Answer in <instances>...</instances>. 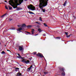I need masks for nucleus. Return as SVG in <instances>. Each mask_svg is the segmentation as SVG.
<instances>
[{
  "label": "nucleus",
  "mask_w": 76,
  "mask_h": 76,
  "mask_svg": "<svg viewBox=\"0 0 76 76\" xmlns=\"http://www.w3.org/2000/svg\"><path fill=\"white\" fill-rule=\"evenodd\" d=\"M12 1H15L16 3H18V0H12ZM11 0H10V4H11Z\"/></svg>",
  "instance_id": "6"
},
{
  "label": "nucleus",
  "mask_w": 76,
  "mask_h": 76,
  "mask_svg": "<svg viewBox=\"0 0 76 76\" xmlns=\"http://www.w3.org/2000/svg\"><path fill=\"white\" fill-rule=\"evenodd\" d=\"M5 9H7V10H8V7H7V6H5Z\"/></svg>",
  "instance_id": "25"
},
{
  "label": "nucleus",
  "mask_w": 76,
  "mask_h": 76,
  "mask_svg": "<svg viewBox=\"0 0 76 76\" xmlns=\"http://www.w3.org/2000/svg\"><path fill=\"white\" fill-rule=\"evenodd\" d=\"M44 74H45V75H46V74H47L48 73V72H44Z\"/></svg>",
  "instance_id": "30"
},
{
  "label": "nucleus",
  "mask_w": 76,
  "mask_h": 76,
  "mask_svg": "<svg viewBox=\"0 0 76 76\" xmlns=\"http://www.w3.org/2000/svg\"><path fill=\"white\" fill-rule=\"evenodd\" d=\"M43 36H44V37H45V36H46V34H43L42 35Z\"/></svg>",
  "instance_id": "32"
},
{
  "label": "nucleus",
  "mask_w": 76,
  "mask_h": 76,
  "mask_svg": "<svg viewBox=\"0 0 76 76\" xmlns=\"http://www.w3.org/2000/svg\"><path fill=\"white\" fill-rule=\"evenodd\" d=\"M15 69H17L18 70H19V68H16Z\"/></svg>",
  "instance_id": "37"
},
{
  "label": "nucleus",
  "mask_w": 76,
  "mask_h": 76,
  "mask_svg": "<svg viewBox=\"0 0 76 76\" xmlns=\"http://www.w3.org/2000/svg\"><path fill=\"white\" fill-rule=\"evenodd\" d=\"M56 39H60V37H56Z\"/></svg>",
  "instance_id": "29"
},
{
  "label": "nucleus",
  "mask_w": 76,
  "mask_h": 76,
  "mask_svg": "<svg viewBox=\"0 0 76 76\" xmlns=\"http://www.w3.org/2000/svg\"><path fill=\"white\" fill-rule=\"evenodd\" d=\"M21 75H22V74L20 72H18L17 73V76H21Z\"/></svg>",
  "instance_id": "12"
},
{
  "label": "nucleus",
  "mask_w": 76,
  "mask_h": 76,
  "mask_svg": "<svg viewBox=\"0 0 76 76\" xmlns=\"http://www.w3.org/2000/svg\"><path fill=\"white\" fill-rule=\"evenodd\" d=\"M7 51H10V50H7Z\"/></svg>",
  "instance_id": "46"
},
{
  "label": "nucleus",
  "mask_w": 76,
  "mask_h": 76,
  "mask_svg": "<svg viewBox=\"0 0 76 76\" xmlns=\"http://www.w3.org/2000/svg\"><path fill=\"white\" fill-rule=\"evenodd\" d=\"M8 7L9 8V10H10V5L8 6Z\"/></svg>",
  "instance_id": "41"
},
{
  "label": "nucleus",
  "mask_w": 76,
  "mask_h": 76,
  "mask_svg": "<svg viewBox=\"0 0 76 76\" xmlns=\"http://www.w3.org/2000/svg\"><path fill=\"white\" fill-rule=\"evenodd\" d=\"M44 25L45 26H46V27H47L48 26H47V24H46V23H44Z\"/></svg>",
  "instance_id": "22"
},
{
  "label": "nucleus",
  "mask_w": 76,
  "mask_h": 76,
  "mask_svg": "<svg viewBox=\"0 0 76 76\" xmlns=\"http://www.w3.org/2000/svg\"><path fill=\"white\" fill-rule=\"evenodd\" d=\"M38 35V34H35V36H37V35Z\"/></svg>",
  "instance_id": "44"
},
{
  "label": "nucleus",
  "mask_w": 76,
  "mask_h": 76,
  "mask_svg": "<svg viewBox=\"0 0 76 76\" xmlns=\"http://www.w3.org/2000/svg\"><path fill=\"white\" fill-rule=\"evenodd\" d=\"M26 26L25 24H23L22 26V27L23 28V27H25Z\"/></svg>",
  "instance_id": "14"
},
{
  "label": "nucleus",
  "mask_w": 76,
  "mask_h": 76,
  "mask_svg": "<svg viewBox=\"0 0 76 76\" xmlns=\"http://www.w3.org/2000/svg\"><path fill=\"white\" fill-rule=\"evenodd\" d=\"M36 23H37L38 25H41V23H40V22H36Z\"/></svg>",
  "instance_id": "19"
},
{
  "label": "nucleus",
  "mask_w": 76,
  "mask_h": 76,
  "mask_svg": "<svg viewBox=\"0 0 76 76\" xmlns=\"http://www.w3.org/2000/svg\"><path fill=\"white\" fill-rule=\"evenodd\" d=\"M23 0H19V4H18L15 5H12V6L14 9L17 8L18 7V6L19 5V4H21L22 3V2H23Z\"/></svg>",
  "instance_id": "2"
},
{
  "label": "nucleus",
  "mask_w": 76,
  "mask_h": 76,
  "mask_svg": "<svg viewBox=\"0 0 76 76\" xmlns=\"http://www.w3.org/2000/svg\"><path fill=\"white\" fill-rule=\"evenodd\" d=\"M27 7L28 9L31 10H35V7L32 4H30L29 6L28 5Z\"/></svg>",
  "instance_id": "3"
},
{
  "label": "nucleus",
  "mask_w": 76,
  "mask_h": 76,
  "mask_svg": "<svg viewBox=\"0 0 76 76\" xmlns=\"http://www.w3.org/2000/svg\"><path fill=\"white\" fill-rule=\"evenodd\" d=\"M61 9H60V10Z\"/></svg>",
  "instance_id": "55"
},
{
  "label": "nucleus",
  "mask_w": 76,
  "mask_h": 76,
  "mask_svg": "<svg viewBox=\"0 0 76 76\" xmlns=\"http://www.w3.org/2000/svg\"><path fill=\"white\" fill-rule=\"evenodd\" d=\"M37 52H33V54H37Z\"/></svg>",
  "instance_id": "31"
},
{
  "label": "nucleus",
  "mask_w": 76,
  "mask_h": 76,
  "mask_svg": "<svg viewBox=\"0 0 76 76\" xmlns=\"http://www.w3.org/2000/svg\"><path fill=\"white\" fill-rule=\"evenodd\" d=\"M31 68H30V67L28 69V70H31Z\"/></svg>",
  "instance_id": "35"
},
{
  "label": "nucleus",
  "mask_w": 76,
  "mask_h": 76,
  "mask_svg": "<svg viewBox=\"0 0 76 76\" xmlns=\"http://www.w3.org/2000/svg\"><path fill=\"white\" fill-rule=\"evenodd\" d=\"M21 9H22V8L20 7H17V10H20Z\"/></svg>",
  "instance_id": "18"
},
{
  "label": "nucleus",
  "mask_w": 76,
  "mask_h": 76,
  "mask_svg": "<svg viewBox=\"0 0 76 76\" xmlns=\"http://www.w3.org/2000/svg\"><path fill=\"white\" fill-rule=\"evenodd\" d=\"M65 34L66 35H68V32H65Z\"/></svg>",
  "instance_id": "28"
},
{
  "label": "nucleus",
  "mask_w": 76,
  "mask_h": 76,
  "mask_svg": "<svg viewBox=\"0 0 76 76\" xmlns=\"http://www.w3.org/2000/svg\"><path fill=\"white\" fill-rule=\"evenodd\" d=\"M45 60L46 61H46V59H45Z\"/></svg>",
  "instance_id": "50"
},
{
  "label": "nucleus",
  "mask_w": 76,
  "mask_h": 76,
  "mask_svg": "<svg viewBox=\"0 0 76 76\" xmlns=\"http://www.w3.org/2000/svg\"><path fill=\"white\" fill-rule=\"evenodd\" d=\"M32 58H29L30 60H31V59H32Z\"/></svg>",
  "instance_id": "42"
},
{
  "label": "nucleus",
  "mask_w": 76,
  "mask_h": 76,
  "mask_svg": "<svg viewBox=\"0 0 76 76\" xmlns=\"http://www.w3.org/2000/svg\"><path fill=\"white\" fill-rule=\"evenodd\" d=\"M18 56H20V54H19V53H18Z\"/></svg>",
  "instance_id": "43"
},
{
  "label": "nucleus",
  "mask_w": 76,
  "mask_h": 76,
  "mask_svg": "<svg viewBox=\"0 0 76 76\" xmlns=\"http://www.w3.org/2000/svg\"><path fill=\"white\" fill-rule=\"evenodd\" d=\"M7 14H9V13H5V14H4V15H2L1 16V18H4V16H6V15H7Z\"/></svg>",
  "instance_id": "8"
},
{
  "label": "nucleus",
  "mask_w": 76,
  "mask_h": 76,
  "mask_svg": "<svg viewBox=\"0 0 76 76\" xmlns=\"http://www.w3.org/2000/svg\"><path fill=\"white\" fill-rule=\"evenodd\" d=\"M44 59H45V57H44Z\"/></svg>",
  "instance_id": "53"
},
{
  "label": "nucleus",
  "mask_w": 76,
  "mask_h": 76,
  "mask_svg": "<svg viewBox=\"0 0 76 76\" xmlns=\"http://www.w3.org/2000/svg\"><path fill=\"white\" fill-rule=\"evenodd\" d=\"M17 26H18V28H20V25H17Z\"/></svg>",
  "instance_id": "40"
},
{
  "label": "nucleus",
  "mask_w": 76,
  "mask_h": 76,
  "mask_svg": "<svg viewBox=\"0 0 76 76\" xmlns=\"http://www.w3.org/2000/svg\"><path fill=\"white\" fill-rule=\"evenodd\" d=\"M22 62H23L24 63H25L26 64H28V63H29V62L30 61L28 60L27 61H26L25 59H23V61H22Z\"/></svg>",
  "instance_id": "5"
},
{
  "label": "nucleus",
  "mask_w": 76,
  "mask_h": 76,
  "mask_svg": "<svg viewBox=\"0 0 76 76\" xmlns=\"http://www.w3.org/2000/svg\"><path fill=\"white\" fill-rule=\"evenodd\" d=\"M5 2H7V1H4Z\"/></svg>",
  "instance_id": "49"
},
{
  "label": "nucleus",
  "mask_w": 76,
  "mask_h": 76,
  "mask_svg": "<svg viewBox=\"0 0 76 76\" xmlns=\"http://www.w3.org/2000/svg\"><path fill=\"white\" fill-rule=\"evenodd\" d=\"M48 0H39V6L42 11L43 12H45V9H43L44 7L47 6L48 3Z\"/></svg>",
  "instance_id": "1"
},
{
  "label": "nucleus",
  "mask_w": 76,
  "mask_h": 76,
  "mask_svg": "<svg viewBox=\"0 0 76 76\" xmlns=\"http://www.w3.org/2000/svg\"><path fill=\"white\" fill-rule=\"evenodd\" d=\"M12 9V7H10V10H11Z\"/></svg>",
  "instance_id": "38"
},
{
  "label": "nucleus",
  "mask_w": 76,
  "mask_h": 76,
  "mask_svg": "<svg viewBox=\"0 0 76 76\" xmlns=\"http://www.w3.org/2000/svg\"><path fill=\"white\" fill-rule=\"evenodd\" d=\"M25 0V1H26V0Z\"/></svg>",
  "instance_id": "51"
},
{
  "label": "nucleus",
  "mask_w": 76,
  "mask_h": 76,
  "mask_svg": "<svg viewBox=\"0 0 76 76\" xmlns=\"http://www.w3.org/2000/svg\"><path fill=\"white\" fill-rule=\"evenodd\" d=\"M19 50L20 51H22V50H23V48H22V47L20 46L19 47Z\"/></svg>",
  "instance_id": "10"
},
{
  "label": "nucleus",
  "mask_w": 76,
  "mask_h": 76,
  "mask_svg": "<svg viewBox=\"0 0 76 76\" xmlns=\"http://www.w3.org/2000/svg\"><path fill=\"white\" fill-rule=\"evenodd\" d=\"M33 66V65L31 64V66L30 67V68H31V69L32 67V66Z\"/></svg>",
  "instance_id": "33"
},
{
  "label": "nucleus",
  "mask_w": 76,
  "mask_h": 76,
  "mask_svg": "<svg viewBox=\"0 0 76 76\" xmlns=\"http://www.w3.org/2000/svg\"><path fill=\"white\" fill-rule=\"evenodd\" d=\"M32 31H31V32H32V34H34V31H35V30L33 29H32Z\"/></svg>",
  "instance_id": "9"
},
{
  "label": "nucleus",
  "mask_w": 76,
  "mask_h": 76,
  "mask_svg": "<svg viewBox=\"0 0 76 76\" xmlns=\"http://www.w3.org/2000/svg\"><path fill=\"white\" fill-rule=\"evenodd\" d=\"M27 28H31V27H32V26L31 25H28V26H26Z\"/></svg>",
  "instance_id": "17"
},
{
  "label": "nucleus",
  "mask_w": 76,
  "mask_h": 76,
  "mask_svg": "<svg viewBox=\"0 0 76 76\" xmlns=\"http://www.w3.org/2000/svg\"><path fill=\"white\" fill-rule=\"evenodd\" d=\"M25 32H26V33H27V34H31V33L29 32L28 31H26Z\"/></svg>",
  "instance_id": "34"
},
{
  "label": "nucleus",
  "mask_w": 76,
  "mask_h": 76,
  "mask_svg": "<svg viewBox=\"0 0 76 76\" xmlns=\"http://www.w3.org/2000/svg\"><path fill=\"white\" fill-rule=\"evenodd\" d=\"M1 54H5V52L4 51H2L1 53Z\"/></svg>",
  "instance_id": "27"
},
{
  "label": "nucleus",
  "mask_w": 76,
  "mask_h": 76,
  "mask_svg": "<svg viewBox=\"0 0 76 76\" xmlns=\"http://www.w3.org/2000/svg\"><path fill=\"white\" fill-rule=\"evenodd\" d=\"M6 32H7V30H4L3 33V34H4V33H6Z\"/></svg>",
  "instance_id": "26"
},
{
  "label": "nucleus",
  "mask_w": 76,
  "mask_h": 76,
  "mask_svg": "<svg viewBox=\"0 0 76 76\" xmlns=\"http://www.w3.org/2000/svg\"><path fill=\"white\" fill-rule=\"evenodd\" d=\"M26 34V35H28V34Z\"/></svg>",
  "instance_id": "52"
},
{
  "label": "nucleus",
  "mask_w": 76,
  "mask_h": 76,
  "mask_svg": "<svg viewBox=\"0 0 76 76\" xmlns=\"http://www.w3.org/2000/svg\"><path fill=\"white\" fill-rule=\"evenodd\" d=\"M9 4H10V1H9Z\"/></svg>",
  "instance_id": "48"
},
{
  "label": "nucleus",
  "mask_w": 76,
  "mask_h": 76,
  "mask_svg": "<svg viewBox=\"0 0 76 76\" xmlns=\"http://www.w3.org/2000/svg\"><path fill=\"white\" fill-rule=\"evenodd\" d=\"M0 44H1V43L0 42Z\"/></svg>",
  "instance_id": "54"
},
{
  "label": "nucleus",
  "mask_w": 76,
  "mask_h": 76,
  "mask_svg": "<svg viewBox=\"0 0 76 76\" xmlns=\"http://www.w3.org/2000/svg\"><path fill=\"white\" fill-rule=\"evenodd\" d=\"M10 52L11 53V52L10 51Z\"/></svg>",
  "instance_id": "56"
},
{
  "label": "nucleus",
  "mask_w": 76,
  "mask_h": 76,
  "mask_svg": "<svg viewBox=\"0 0 76 76\" xmlns=\"http://www.w3.org/2000/svg\"><path fill=\"white\" fill-rule=\"evenodd\" d=\"M21 30H22V28H18V29H17V31H21Z\"/></svg>",
  "instance_id": "13"
},
{
  "label": "nucleus",
  "mask_w": 76,
  "mask_h": 76,
  "mask_svg": "<svg viewBox=\"0 0 76 76\" xmlns=\"http://www.w3.org/2000/svg\"><path fill=\"white\" fill-rule=\"evenodd\" d=\"M36 56H37L38 57H39L41 58H42V57H44V56H43V55L42 53H38L37 54H36Z\"/></svg>",
  "instance_id": "4"
},
{
  "label": "nucleus",
  "mask_w": 76,
  "mask_h": 76,
  "mask_svg": "<svg viewBox=\"0 0 76 76\" xmlns=\"http://www.w3.org/2000/svg\"><path fill=\"white\" fill-rule=\"evenodd\" d=\"M10 29H12V30L15 29V28L13 27H11V28H10Z\"/></svg>",
  "instance_id": "20"
},
{
  "label": "nucleus",
  "mask_w": 76,
  "mask_h": 76,
  "mask_svg": "<svg viewBox=\"0 0 76 76\" xmlns=\"http://www.w3.org/2000/svg\"><path fill=\"white\" fill-rule=\"evenodd\" d=\"M39 20L40 21H42V19H41V17H39Z\"/></svg>",
  "instance_id": "23"
},
{
  "label": "nucleus",
  "mask_w": 76,
  "mask_h": 76,
  "mask_svg": "<svg viewBox=\"0 0 76 76\" xmlns=\"http://www.w3.org/2000/svg\"><path fill=\"white\" fill-rule=\"evenodd\" d=\"M17 58H19V56H17Z\"/></svg>",
  "instance_id": "45"
},
{
  "label": "nucleus",
  "mask_w": 76,
  "mask_h": 76,
  "mask_svg": "<svg viewBox=\"0 0 76 76\" xmlns=\"http://www.w3.org/2000/svg\"><path fill=\"white\" fill-rule=\"evenodd\" d=\"M29 13H30V14H34V13L33 12H31V11H29Z\"/></svg>",
  "instance_id": "21"
},
{
  "label": "nucleus",
  "mask_w": 76,
  "mask_h": 76,
  "mask_svg": "<svg viewBox=\"0 0 76 76\" xmlns=\"http://www.w3.org/2000/svg\"><path fill=\"white\" fill-rule=\"evenodd\" d=\"M59 69L61 71V72H64V68H60Z\"/></svg>",
  "instance_id": "7"
},
{
  "label": "nucleus",
  "mask_w": 76,
  "mask_h": 76,
  "mask_svg": "<svg viewBox=\"0 0 76 76\" xmlns=\"http://www.w3.org/2000/svg\"><path fill=\"white\" fill-rule=\"evenodd\" d=\"M67 4V1H66L64 3V4H63V5L64 6H66V4Z\"/></svg>",
  "instance_id": "16"
},
{
  "label": "nucleus",
  "mask_w": 76,
  "mask_h": 76,
  "mask_svg": "<svg viewBox=\"0 0 76 76\" xmlns=\"http://www.w3.org/2000/svg\"><path fill=\"white\" fill-rule=\"evenodd\" d=\"M38 31H39V33H41L42 31H41V29L40 28H39L38 29Z\"/></svg>",
  "instance_id": "15"
},
{
  "label": "nucleus",
  "mask_w": 76,
  "mask_h": 76,
  "mask_svg": "<svg viewBox=\"0 0 76 76\" xmlns=\"http://www.w3.org/2000/svg\"><path fill=\"white\" fill-rule=\"evenodd\" d=\"M61 75L63 76H65V72H64V71H63V72L61 73Z\"/></svg>",
  "instance_id": "11"
},
{
  "label": "nucleus",
  "mask_w": 76,
  "mask_h": 76,
  "mask_svg": "<svg viewBox=\"0 0 76 76\" xmlns=\"http://www.w3.org/2000/svg\"><path fill=\"white\" fill-rule=\"evenodd\" d=\"M71 34H70L69 35H66V37L67 38H69V37H70V35Z\"/></svg>",
  "instance_id": "24"
},
{
  "label": "nucleus",
  "mask_w": 76,
  "mask_h": 76,
  "mask_svg": "<svg viewBox=\"0 0 76 76\" xmlns=\"http://www.w3.org/2000/svg\"><path fill=\"white\" fill-rule=\"evenodd\" d=\"M21 57V56H20V55L19 56V58H20Z\"/></svg>",
  "instance_id": "39"
},
{
  "label": "nucleus",
  "mask_w": 76,
  "mask_h": 76,
  "mask_svg": "<svg viewBox=\"0 0 76 76\" xmlns=\"http://www.w3.org/2000/svg\"><path fill=\"white\" fill-rule=\"evenodd\" d=\"M20 58H21V59H23V58H25L21 57Z\"/></svg>",
  "instance_id": "36"
},
{
  "label": "nucleus",
  "mask_w": 76,
  "mask_h": 76,
  "mask_svg": "<svg viewBox=\"0 0 76 76\" xmlns=\"http://www.w3.org/2000/svg\"><path fill=\"white\" fill-rule=\"evenodd\" d=\"M10 20H12V19H10Z\"/></svg>",
  "instance_id": "47"
}]
</instances>
